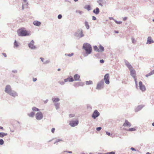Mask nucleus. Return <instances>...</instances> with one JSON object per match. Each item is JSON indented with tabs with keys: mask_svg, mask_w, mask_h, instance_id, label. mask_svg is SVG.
Returning a JSON list of instances; mask_svg holds the SVG:
<instances>
[{
	"mask_svg": "<svg viewBox=\"0 0 154 154\" xmlns=\"http://www.w3.org/2000/svg\"><path fill=\"white\" fill-rule=\"evenodd\" d=\"M102 129L101 127H98L96 128V130L98 131H100Z\"/></svg>",
	"mask_w": 154,
	"mask_h": 154,
	"instance_id": "nucleus-44",
	"label": "nucleus"
},
{
	"mask_svg": "<svg viewBox=\"0 0 154 154\" xmlns=\"http://www.w3.org/2000/svg\"><path fill=\"white\" fill-rule=\"evenodd\" d=\"M131 126V124L127 120H125V123L123 125V126L124 127H130Z\"/></svg>",
	"mask_w": 154,
	"mask_h": 154,
	"instance_id": "nucleus-14",
	"label": "nucleus"
},
{
	"mask_svg": "<svg viewBox=\"0 0 154 154\" xmlns=\"http://www.w3.org/2000/svg\"><path fill=\"white\" fill-rule=\"evenodd\" d=\"M100 115V113L97 110H95L93 112L91 116L94 119H95L98 117Z\"/></svg>",
	"mask_w": 154,
	"mask_h": 154,
	"instance_id": "nucleus-9",
	"label": "nucleus"
},
{
	"mask_svg": "<svg viewBox=\"0 0 154 154\" xmlns=\"http://www.w3.org/2000/svg\"><path fill=\"white\" fill-rule=\"evenodd\" d=\"M144 105H139L135 108V112H138V111L141 110L142 108L144 107Z\"/></svg>",
	"mask_w": 154,
	"mask_h": 154,
	"instance_id": "nucleus-16",
	"label": "nucleus"
},
{
	"mask_svg": "<svg viewBox=\"0 0 154 154\" xmlns=\"http://www.w3.org/2000/svg\"><path fill=\"white\" fill-rule=\"evenodd\" d=\"M124 62L125 64V65L128 67L129 69L133 68L131 65L128 61L126 60H124Z\"/></svg>",
	"mask_w": 154,
	"mask_h": 154,
	"instance_id": "nucleus-15",
	"label": "nucleus"
},
{
	"mask_svg": "<svg viewBox=\"0 0 154 154\" xmlns=\"http://www.w3.org/2000/svg\"><path fill=\"white\" fill-rule=\"evenodd\" d=\"M80 78V75L78 74H75L74 76V78L75 81H78Z\"/></svg>",
	"mask_w": 154,
	"mask_h": 154,
	"instance_id": "nucleus-21",
	"label": "nucleus"
},
{
	"mask_svg": "<svg viewBox=\"0 0 154 154\" xmlns=\"http://www.w3.org/2000/svg\"><path fill=\"white\" fill-rule=\"evenodd\" d=\"M62 141V139H57L55 140V142L54 143V144H55L57 143H58L59 142Z\"/></svg>",
	"mask_w": 154,
	"mask_h": 154,
	"instance_id": "nucleus-38",
	"label": "nucleus"
},
{
	"mask_svg": "<svg viewBox=\"0 0 154 154\" xmlns=\"http://www.w3.org/2000/svg\"><path fill=\"white\" fill-rule=\"evenodd\" d=\"M40 59L44 63V59L42 57H40Z\"/></svg>",
	"mask_w": 154,
	"mask_h": 154,
	"instance_id": "nucleus-60",
	"label": "nucleus"
},
{
	"mask_svg": "<svg viewBox=\"0 0 154 154\" xmlns=\"http://www.w3.org/2000/svg\"><path fill=\"white\" fill-rule=\"evenodd\" d=\"M28 3L27 2L25 3L24 4H23V5L24 6L25 8H27L28 7Z\"/></svg>",
	"mask_w": 154,
	"mask_h": 154,
	"instance_id": "nucleus-37",
	"label": "nucleus"
},
{
	"mask_svg": "<svg viewBox=\"0 0 154 154\" xmlns=\"http://www.w3.org/2000/svg\"><path fill=\"white\" fill-rule=\"evenodd\" d=\"M151 75H152V73H151V72H150L149 73L146 75V77H149V76Z\"/></svg>",
	"mask_w": 154,
	"mask_h": 154,
	"instance_id": "nucleus-45",
	"label": "nucleus"
},
{
	"mask_svg": "<svg viewBox=\"0 0 154 154\" xmlns=\"http://www.w3.org/2000/svg\"><path fill=\"white\" fill-rule=\"evenodd\" d=\"M104 81L103 80H102L97 84L96 89L100 90L103 89L104 87Z\"/></svg>",
	"mask_w": 154,
	"mask_h": 154,
	"instance_id": "nucleus-5",
	"label": "nucleus"
},
{
	"mask_svg": "<svg viewBox=\"0 0 154 154\" xmlns=\"http://www.w3.org/2000/svg\"><path fill=\"white\" fill-rule=\"evenodd\" d=\"M99 52H103L104 51V48L101 45H99Z\"/></svg>",
	"mask_w": 154,
	"mask_h": 154,
	"instance_id": "nucleus-24",
	"label": "nucleus"
},
{
	"mask_svg": "<svg viewBox=\"0 0 154 154\" xmlns=\"http://www.w3.org/2000/svg\"><path fill=\"white\" fill-rule=\"evenodd\" d=\"M50 63V60H47L46 61H45L44 63H43V64H48V63Z\"/></svg>",
	"mask_w": 154,
	"mask_h": 154,
	"instance_id": "nucleus-42",
	"label": "nucleus"
},
{
	"mask_svg": "<svg viewBox=\"0 0 154 154\" xmlns=\"http://www.w3.org/2000/svg\"><path fill=\"white\" fill-rule=\"evenodd\" d=\"M74 79L73 77L71 76H69L67 78L64 79V81L66 82H72L74 81Z\"/></svg>",
	"mask_w": 154,
	"mask_h": 154,
	"instance_id": "nucleus-13",
	"label": "nucleus"
},
{
	"mask_svg": "<svg viewBox=\"0 0 154 154\" xmlns=\"http://www.w3.org/2000/svg\"><path fill=\"white\" fill-rule=\"evenodd\" d=\"M140 89L142 91L144 92L146 90L145 86L143 85V83L141 81H140L139 83Z\"/></svg>",
	"mask_w": 154,
	"mask_h": 154,
	"instance_id": "nucleus-11",
	"label": "nucleus"
},
{
	"mask_svg": "<svg viewBox=\"0 0 154 154\" xmlns=\"http://www.w3.org/2000/svg\"><path fill=\"white\" fill-rule=\"evenodd\" d=\"M58 83L61 85H63L65 84V82L64 81L63 82V81H59L58 82Z\"/></svg>",
	"mask_w": 154,
	"mask_h": 154,
	"instance_id": "nucleus-39",
	"label": "nucleus"
},
{
	"mask_svg": "<svg viewBox=\"0 0 154 154\" xmlns=\"http://www.w3.org/2000/svg\"><path fill=\"white\" fill-rule=\"evenodd\" d=\"M64 152H67L69 153H72V152L71 151H64Z\"/></svg>",
	"mask_w": 154,
	"mask_h": 154,
	"instance_id": "nucleus-54",
	"label": "nucleus"
},
{
	"mask_svg": "<svg viewBox=\"0 0 154 154\" xmlns=\"http://www.w3.org/2000/svg\"><path fill=\"white\" fill-rule=\"evenodd\" d=\"M17 32L18 36H25L30 35L29 32L24 29L23 28L19 29Z\"/></svg>",
	"mask_w": 154,
	"mask_h": 154,
	"instance_id": "nucleus-3",
	"label": "nucleus"
},
{
	"mask_svg": "<svg viewBox=\"0 0 154 154\" xmlns=\"http://www.w3.org/2000/svg\"><path fill=\"white\" fill-rule=\"evenodd\" d=\"M74 35L75 36L79 38H81L84 36L83 33V30L82 29H78L75 33Z\"/></svg>",
	"mask_w": 154,
	"mask_h": 154,
	"instance_id": "nucleus-4",
	"label": "nucleus"
},
{
	"mask_svg": "<svg viewBox=\"0 0 154 154\" xmlns=\"http://www.w3.org/2000/svg\"><path fill=\"white\" fill-rule=\"evenodd\" d=\"M106 134L108 136H110L111 135V134L109 132L106 131Z\"/></svg>",
	"mask_w": 154,
	"mask_h": 154,
	"instance_id": "nucleus-51",
	"label": "nucleus"
},
{
	"mask_svg": "<svg viewBox=\"0 0 154 154\" xmlns=\"http://www.w3.org/2000/svg\"><path fill=\"white\" fill-rule=\"evenodd\" d=\"M2 54L5 57H7V55L6 53H2Z\"/></svg>",
	"mask_w": 154,
	"mask_h": 154,
	"instance_id": "nucleus-55",
	"label": "nucleus"
},
{
	"mask_svg": "<svg viewBox=\"0 0 154 154\" xmlns=\"http://www.w3.org/2000/svg\"><path fill=\"white\" fill-rule=\"evenodd\" d=\"M134 81H135V84H137V79L135 78V77L134 78Z\"/></svg>",
	"mask_w": 154,
	"mask_h": 154,
	"instance_id": "nucleus-52",
	"label": "nucleus"
},
{
	"mask_svg": "<svg viewBox=\"0 0 154 154\" xmlns=\"http://www.w3.org/2000/svg\"><path fill=\"white\" fill-rule=\"evenodd\" d=\"M97 2L100 5L101 7L103 6L102 4H106V2L104 0H98L97 1Z\"/></svg>",
	"mask_w": 154,
	"mask_h": 154,
	"instance_id": "nucleus-18",
	"label": "nucleus"
},
{
	"mask_svg": "<svg viewBox=\"0 0 154 154\" xmlns=\"http://www.w3.org/2000/svg\"><path fill=\"white\" fill-rule=\"evenodd\" d=\"M4 141L2 139H0V145H2L4 144Z\"/></svg>",
	"mask_w": 154,
	"mask_h": 154,
	"instance_id": "nucleus-41",
	"label": "nucleus"
},
{
	"mask_svg": "<svg viewBox=\"0 0 154 154\" xmlns=\"http://www.w3.org/2000/svg\"><path fill=\"white\" fill-rule=\"evenodd\" d=\"M32 80L33 82H35L37 80V79L36 78H33Z\"/></svg>",
	"mask_w": 154,
	"mask_h": 154,
	"instance_id": "nucleus-56",
	"label": "nucleus"
},
{
	"mask_svg": "<svg viewBox=\"0 0 154 154\" xmlns=\"http://www.w3.org/2000/svg\"><path fill=\"white\" fill-rule=\"evenodd\" d=\"M100 62L101 63H103L104 62V61L103 59L100 60Z\"/></svg>",
	"mask_w": 154,
	"mask_h": 154,
	"instance_id": "nucleus-47",
	"label": "nucleus"
},
{
	"mask_svg": "<svg viewBox=\"0 0 154 154\" xmlns=\"http://www.w3.org/2000/svg\"><path fill=\"white\" fill-rule=\"evenodd\" d=\"M12 72L14 73H16L17 72V71L16 70H14L12 71Z\"/></svg>",
	"mask_w": 154,
	"mask_h": 154,
	"instance_id": "nucleus-57",
	"label": "nucleus"
},
{
	"mask_svg": "<svg viewBox=\"0 0 154 154\" xmlns=\"http://www.w3.org/2000/svg\"><path fill=\"white\" fill-rule=\"evenodd\" d=\"M36 119L38 120H42L43 117V113L41 112H38L35 115Z\"/></svg>",
	"mask_w": 154,
	"mask_h": 154,
	"instance_id": "nucleus-6",
	"label": "nucleus"
},
{
	"mask_svg": "<svg viewBox=\"0 0 154 154\" xmlns=\"http://www.w3.org/2000/svg\"><path fill=\"white\" fill-rule=\"evenodd\" d=\"M5 91L11 96L14 97L18 96L17 93L14 91L12 90L11 86L9 85H7L5 88Z\"/></svg>",
	"mask_w": 154,
	"mask_h": 154,
	"instance_id": "nucleus-2",
	"label": "nucleus"
},
{
	"mask_svg": "<svg viewBox=\"0 0 154 154\" xmlns=\"http://www.w3.org/2000/svg\"><path fill=\"white\" fill-rule=\"evenodd\" d=\"M74 54L73 53H71V54H65V55L66 56H67L68 57H71Z\"/></svg>",
	"mask_w": 154,
	"mask_h": 154,
	"instance_id": "nucleus-34",
	"label": "nucleus"
},
{
	"mask_svg": "<svg viewBox=\"0 0 154 154\" xmlns=\"http://www.w3.org/2000/svg\"><path fill=\"white\" fill-rule=\"evenodd\" d=\"M48 100L47 99L46 100H45V101H44V103H46L48 102Z\"/></svg>",
	"mask_w": 154,
	"mask_h": 154,
	"instance_id": "nucleus-62",
	"label": "nucleus"
},
{
	"mask_svg": "<svg viewBox=\"0 0 154 154\" xmlns=\"http://www.w3.org/2000/svg\"><path fill=\"white\" fill-rule=\"evenodd\" d=\"M87 109L88 110H91V109H92V107L89 104H87Z\"/></svg>",
	"mask_w": 154,
	"mask_h": 154,
	"instance_id": "nucleus-35",
	"label": "nucleus"
},
{
	"mask_svg": "<svg viewBox=\"0 0 154 154\" xmlns=\"http://www.w3.org/2000/svg\"><path fill=\"white\" fill-rule=\"evenodd\" d=\"M151 73H152V75L154 74V70L151 71Z\"/></svg>",
	"mask_w": 154,
	"mask_h": 154,
	"instance_id": "nucleus-63",
	"label": "nucleus"
},
{
	"mask_svg": "<svg viewBox=\"0 0 154 154\" xmlns=\"http://www.w3.org/2000/svg\"><path fill=\"white\" fill-rule=\"evenodd\" d=\"M78 12L80 14H82L83 13L82 11H78Z\"/></svg>",
	"mask_w": 154,
	"mask_h": 154,
	"instance_id": "nucleus-59",
	"label": "nucleus"
},
{
	"mask_svg": "<svg viewBox=\"0 0 154 154\" xmlns=\"http://www.w3.org/2000/svg\"><path fill=\"white\" fill-rule=\"evenodd\" d=\"M104 79L105 83L107 84H109V74L108 73L106 74L104 76Z\"/></svg>",
	"mask_w": 154,
	"mask_h": 154,
	"instance_id": "nucleus-10",
	"label": "nucleus"
},
{
	"mask_svg": "<svg viewBox=\"0 0 154 154\" xmlns=\"http://www.w3.org/2000/svg\"><path fill=\"white\" fill-rule=\"evenodd\" d=\"M93 12L96 14H98L100 12V10L98 8H96L93 11Z\"/></svg>",
	"mask_w": 154,
	"mask_h": 154,
	"instance_id": "nucleus-20",
	"label": "nucleus"
},
{
	"mask_svg": "<svg viewBox=\"0 0 154 154\" xmlns=\"http://www.w3.org/2000/svg\"><path fill=\"white\" fill-rule=\"evenodd\" d=\"M131 39L132 42L134 44L136 42V41H135V39L133 38H132Z\"/></svg>",
	"mask_w": 154,
	"mask_h": 154,
	"instance_id": "nucleus-43",
	"label": "nucleus"
},
{
	"mask_svg": "<svg viewBox=\"0 0 154 154\" xmlns=\"http://www.w3.org/2000/svg\"><path fill=\"white\" fill-rule=\"evenodd\" d=\"M54 105L55 106L56 109H58L60 108V103H55L54 104Z\"/></svg>",
	"mask_w": 154,
	"mask_h": 154,
	"instance_id": "nucleus-26",
	"label": "nucleus"
},
{
	"mask_svg": "<svg viewBox=\"0 0 154 154\" xmlns=\"http://www.w3.org/2000/svg\"><path fill=\"white\" fill-rule=\"evenodd\" d=\"M92 20H96L97 19H96V17H95L93 16L92 17Z\"/></svg>",
	"mask_w": 154,
	"mask_h": 154,
	"instance_id": "nucleus-53",
	"label": "nucleus"
},
{
	"mask_svg": "<svg viewBox=\"0 0 154 154\" xmlns=\"http://www.w3.org/2000/svg\"><path fill=\"white\" fill-rule=\"evenodd\" d=\"M52 101L54 103H57L60 101V99L58 98L52 97Z\"/></svg>",
	"mask_w": 154,
	"mask_h": 154,
	"instance_id": "nucleus-23",
	"label": "nucleus"
},
{
	"mask_svg": "<svg viewBox=\"0 0 154 154\" xmlns=\"http://www.w3.org/2000/svg\"><path fill=\"white\" fill-rule=\"evenodd\" d=\"M131 149L132 150V151H136V149L134 148V147H131Z\"/></svg>",
	"mask_w": 154,
	"mask_h": 154,
	"instance_id": "nucleus-58",
	"label": "nucleus"
},
{
	"mask_svg": "<svg viewBox=\"0 0 154 154\" xmlns=\"http://www.w3.org/2000/svg\"><path fill=\"white\" fill-rule=\"evenodd\" d=\"M125 130L128 131H136V129H135V128H129L128 129H126Z\"/></svg>",
	"mask_w": 154,
	"mask_h": 154,
	"instance_id": "nucleus-29",
	"label": "nucleus"
},
{
	"mask_svg": "<svg viewBox=\"0 0 154 154\" xmlns=\"http://www.w3.org/2000/svg\"><path fill=\"white\" fill-rule=\"evenodd\" d=\"M94 51L99 52V48L97 47L95 45L94 46Z\"/></svg>",
	"mask_w": 154,
	"mask_h": 154,
	"instance_id": "nucleus-32",
	"label": "nucleus"
},
{
	"mask_svg": "<svg viewBox=\"0 0 154 154\" xmlns=\"http://www.w3.org/2000/svg\"><path fill=\"white\" fill-rule=\"evenodd\" d=\"M85 8L87 9L88 11H89L91 10V7L90 5H88L86 6Z\"/></svg>",
	"mask_w": 154,
	"mask_h": 154,
	"instance_id": "nucleus-33",
	"label": "nucleus"
},
{
	"mask_svg": "<svg viewBox=\"0 0 154 154\" xmlns=\"http://www.w3.org/2000/svg\"><path fill=\"white\" fill-rule=\"evenodd\" d=\"M33 24L34 25L39 26L41 24V23L38 21H35L33 22Z\"/></svg>",
	"mask_w": 154,
	"mask_h": 154,
	"instance_id": "nucleus-22",
	"label": "nucleus"
},
{
	"mask_svg": "<svg viewBox=\"0 0 154 154\" xmlns=\"http://www.w3.org/2000/svg\"><path fill=\"white\" fill-rule=\"evenodd\" d=\"M130 72V75H131L134 78L135 77V76L136 75V72L133 69H129Z\"/></svg>",
	"mask_w": 154,
	"mask_h": 154,
	"instance_id": "nucleus-12",
	"label": "nucleus"
},
{
	"mask_svg": "<svg viewBox=\"0 0 154 154\" xmlns=\"http://www.w3.org/2000/svg\"><path fill=\"white\" fill-rule=\"evenodd\" d=\"M108 153L109 154H115V152L113 151L109 152Z\"/></svg>",
	"mask_w": 154,
	"mask_h": 154,
	"instance_id": "nucleus-50",
	"label": "nucleus"
},
{
	"mask_svg": "<svg viewBox=\"0 0 154 154\" xmlns=\"http://www.w3.org/2000/svg\"><path fill=\"white\" fill-rule=\"evenodd\" d=\"M79 121L78 120H72L69 122V125L72 127H74L78 125Z\"/></svg>",
	"mask_w": 154,
	"mask_h": 154,
	"instance_id": "nucleus-8",
	"label": "nucleus"
},
{
	"mask_svg": "<svg viewBox=\"0 0 154 154\" xmlns=\"http://www.w3.org/2000/svg\"><path fill=\"white\" fill-rule=\"evenodd\" d=\"M35 42L33 40H32L28 44L29 47L32 50H35L37 48L36 46L34 45Z\"/></svg>",
	"mask_w": 154,
	"mask_h": 154,
	"instance_id": "nucleus-7",
	"label": "nucleus"
},
{
	"mask_svg": "<svg viewBox=\"0 0 154 154\" xmlns=\"http://www.w3.org/2000/svg\"><path fill=\"white\" fill-rule=\"evenodd\" d=\"M8 135V134L7 133H5L4 132H0V137L2 138L5 136H7Z\"/></svg>",
	"mask_w": 154,
	"mask_h": 154,
	"instance_id": "nucleus-25",
	"label": "nucleus"
},
{
	"mask_svg": "<svg viewBox=\"0 0 154 154\" xmlns=\"http://www.w3.org/2000/svg\"><path fill=\"white\" fill-rule=\"evenodd\" d=\"M85 24L86 27L87 29H89L90 26L88 22L87 21H85Z\"/></svg>",
	"mask_w": 154,
	"mask_h": 154,
	"instance_id": "nucleus-28",
	"label": "nucleus"
},
{
	"mask_svg": "<svg viewBox=\"0 0 154 154\" xmlns=\"http://www.w3.org/2000/svg\"><path fill=\"white\" fill-rule=\"evenodd\" d=\"M84 84L82 82H76L74 84V86L75 87H78L79 86H83Z\"/></svg>",
	"mask_w": 154,
	"mask_h": 154,
	"instance_id": "nucleus-17",
	"label": "nucleus"
},
{
	"mask_svg": "<svg viewBox=\"0 0 154 154\" xmlns=\"http://www.w3.org/2000/svg\"><path fill=\"white\" fill-rule=\"evenodd\" d=\"M153 43H154V41L152 39L151 37H148L147 38L146 44H150Z\"/></svg>",
	"mask_w": 154,
	"mask_h": 154,
	"instance_id": "nucleus-19",
	"label": "nucleus"
},
{
	"mask_svg": "<svg viewBox=\"0 0 154 154\" xmlns=\"http://www.w3.org/2000/svg\"><path fill=\"white\" fill-rule=\"evenodd\" d=\"M62 17V15L61 14H59L58 15L57 18L58 19H61Z\"/></svg>",
	"mask_w": 154,
	"mask_h": 154,
	"instance_id": "nucleus-46",
	"label": "nucleus"
},
{
	"mask_svg": "<svg viewBox=\"0 0 154 154\" xmlns=\"http://www.w3.org/2000/svg\"><path fill=\"white\" fill-rule=\"evenodd\" d=\"M55 130V129L54 128H52L51 130V132L53 133H54Z\"/></svg>",
	"mask_w": 154,
	"mask_h": 154,
	"instance_id": "nucleus-48",
	"label": "nucleus"
},
{
	"mask_svg": "<svg viewBox=\"0 0 154 154\" xmlns=\"http://www.w3.org/2000/svg\"><path fill=\"white\" fill-rule=\"evenodd\" d=\"M24 8H25V7L24 6H23V5H22V10H23V9H24Z\"/></svg>",
	"mask_w": 154,
	"mask_h": 154,
	"instance_id": "nucleus-64",
	"label": "nucleus"
},
{
	"mask_svg": "<svg viewBox=\"0 0 154 154\" xmlns=\"http://www.w3.org/2000/svg\"><path fill=\"white\" fill-rule=\"evenodd\" d=\"M82 48L85 51V53L83 54L84 57H86L91 53L92 49L90 44L85 43L83 45Z\"/></svg>",
	"mask_w": 154,
	"mask_h": 154,
	"instance_id": "nucleus-1",
	"label": "nucleus"
},
{
	"mask_svg": "<svg viewBox=\"0 0 154 154\" xmlns=\"http://www.w3.org/2000/svg\"><path fill=\"white\" fill-rule=\"evenodd\" d=\"M29 116L31 117H33L35 115V113L34 112H31L29 113L28 114Z\"/></svg>",
	"mask_w": 154,
	"mask_h": 154,
	"instance_id": "nucleus-27",
	"label": "nucleus"
},
{
	"mask_svg": "<svg viewBox=\"0 0 154 154\" xmlns=\"http://www.w3.org/2000/svg\"><path fill=\"white\" fill-rule=\"evenodd\" d=\"M32 109L34 111H39L40 109L35 107H33L32 108Z\"/></svg>",
	"mask_w": 154,
	"mask_h": 154,
	"instance_id": "nucleus-31",
	"label": "nucleus"
},
{
	"mask_svg": "<svg viewBox=\"0 0 154 154\" xmlns=\"http://www.w3.org/2000/svg\"><path fill=\"white\" fill-rule=\"evenodd\" d=\"M114 21L117 24H121L122 23V21H117L116 20H114Z\"/></svg>",
	"mask_w": 154,
	"mask_h": 154,
	"instance_id": "nucleus-40",
	"label": "nucleus"
},
{
	"mask_svg": "<svg viewBox=\"0 0 154 154\" xmlns=\"http://www.w3.org/2000/svg\"><path fill=\"white\" fill-rule=\"evenodd\" d=\"M69 116L70 117L72 118L74 117L75 116V115L74 114H70L69 115Z\"/></svg>",
	"mask_w": 154,
	"mask_h": 154,
	"instance_id": "nucleus-49",
	"label": "nucleus"
},
{
	"mask_svg": "<svg viewBox=\"0 0 154 154\" xmlns=\"http://www.w3.org/2000/svg\"><path fill=\"white\" fill-rule=\"evenodd\" d=\"M123 18V20L124 21H125V20H126L127 19V17H124Z\"/></svg>",
	"mask_w": 154,
	"mask_h": 154,
	"instance_id": "nucleus-61",
	"label": "nucleus"
},
{
	"mask_svg": "<svg viewBox=\"0 0 154 154\" xmlns=\"http://www.w3.org/2000/svg\"><path fill=\"white\" fill-rule=\"evenodd\" d=\"M85 83L86 85H90L92 84L93 83L92 81L90 80L89 81H86Z\"/></svg>",
	"mask_w": 154,
	"mask_h": 154,
	"instance_id": "nucleus-30",
	"label": "nucleus"
},
{
	"mask_svg": "<svg viewBox=\"0 0 154 154\" xmlns=\"http://www.w3.org/2000/svg\"><path fill=\"white\" fill-rule=\"evenodd\" d=\"M14 46L16 47H18L19 46L16 40H15L14 42Z\"/></svg>",
	"mask_w": 154,
	"mask_h": 154,
	"instance_id": "nucleus-36",
	"label": "nucleus"
}]
</instances>
